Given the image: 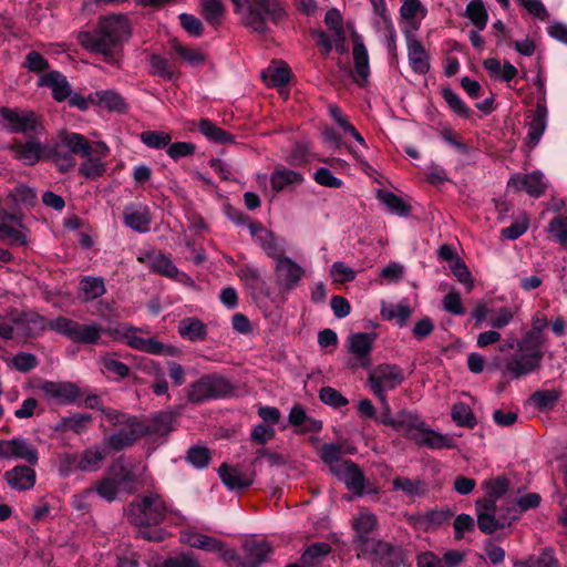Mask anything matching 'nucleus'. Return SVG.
<instances>
[{"mask_svg": "<svg viewBox=\"0 0 567 567\" xmlns=\"http://www.w3.org/2000/svg\"><path fill=\"white\" fill-rule=\"evenodd\" d=\"M132 33V25L125 14H109L101 17L92 31H81L78 34L80 45L86 51L100 53L106 62H116L115 53Z\"/></svg>", "mask_w": 567, "mask_h": 567, "instance_id": "obj_1", "label": "nucleus"}, {"mask_svg": "<svg viewBox=\"0 0 567 567\" xmlns=\"http://www.w3.org/2000/svg\"><path fill=\"white\" fill-rule=\"evenodd\" d=\"M125 513L143 539L162 542L169 535L165 528L157 527L168 514V506L162 495L155 492L140 494L128 504Z\"/></svg>", "mask_w": 567, "mask_h": 567, "instance_id": "obj_2", "label": "nucleus"}, {"mask_svg": "<svg viewBox=\"0 0 567 567\" xmlns=\"http://www.w3.org/2000/svg\"><path fill=\"white\" fill-rule=\"evenodd\" d=\"M109 151L103 142L92 145L83 135L65 132L60 135L56 143L47 146L45 159L51 161L59 172L66 173L75 167L76 162L73 155H80L81 157L91 154L107 156Z\"/></svg>", "mask_w": 567, "mask_h": 567, "instance_id": "obj_3", "label": "nucleus"}, {"mask_svg": "<svg viewBox=\"0 0 567 567\" xmlns=\"http://www.w3.org/2000/svg\"><path fill=\"white\" fill-rule=\"evenodd\" d=\"M101 412L105 421L115 429L112 434L104 437V442L114 452L134 445L150 432L147 424L135 415L111 408H103Z\"/></svg>", "mask_w": 567, "mask_h": 567, "instance_id": "obj_4", "label": "nucleus"}, {"mask_svg": "<svg viewBox=\"0 0 567 567\" xmlns=\"http://www.w3.org/2000/svg\"><path fill=\"white\" fill-rule=\"evenodd\" d=\"M243 24L252 32H268L267 21L279 22L285 17L282 0H231Z\"/></svg>", "mask_w": 567, "mask_h": 567, "instance_id": "obj_5", "label": "nucleus"}, {"mask_svg": "<svg viewBox=\"0 0 567 567\" xmlns=\"http://www.w3.org/2000/svg\"><path fill=\"white\" fill-rule=\"evenodd\" d=\"M545 337L526 332L516 343L517 353L506 363L505 371L514 379L535 372L539 369L544 357Z\"/></svg>", "mask_w": 567, "mask_h": 567, "instance_id": "obj_6", "label": "nucleus"}, {"mask_svg": "<svg viewBox=\"0 0 567 567\" xmlns=\"http://www.w3.org/2000/svg\"><path fill=\"white\" fill-rule=\"evenodd\" d=\"M49 329L81 344H97L103 332L102 326L96 322L84 324L62 316L49 321Z\"/></svg>", "mask_w": 567, "mask_h": 567, "instance_id": "obj_7", "label": "nucleus"}, {"mask_svg": "<svg viewBox=\"0 0 567 567\" xmlns=\"http://www.w3.org/2000/svg\"><path fill=\"white\" fill-rule=\"evenodd\" d=\"M142 330L128 323H122L112 330V336L117 341L125 342L130 348L155 355L173 354L174 349L158 341L154 337L143 338L138 336Z\"/></svg>", "mask_w": 567, "mask_h": 567, "instance_id": "obj_8", "label": "nucleus"}, {"mask_svg": "<svg viewBox=\"0 0 567 567\" xmlns=\"http://www.w3.org/2000/svg\"><path fill=\"white\" fill-rule=\"evenodd\" d=\"M404 381V374L395 364H379L370 371L368 383L371 392L381 403H385L386 391L394 390Z\"/></svg>", "mask_w": 567, "mask_h": 567, "instance_id": "obj_9", "label": "nucleus"}, {"mask_svg": "<svg viewBox=\"0 0 567 567\" xmlns=\"http://www.w3.org/2000/svg\"><path fill=\"white\" fill-rule=\"evenodd\" d=\"M229 383L221 377L204 375L185 390V396L190 403H202L218 399L229 392Z\"/></svg>", "mask_w": 567, "mask_h": 567, "instance_id": "obj_10", "label": "nucleus"}, {"mask_svg": "<svg viewBox=\"0 0 567 567\" xmlns=\"http://www.w3.org/2000/svg\"><path fill=\"white\" fill-rule=\"evenodd\" d=\"M305 272V269L290 257L282 255L275 259L274 281L280 293H289L295 290Z\"/></svg>", "mask_w": 567, "mask_h": 567, "instance_id": "obj_11", "label": "nucleus"}, {"mask_svg": "<svg viewBox=\"0 0 567 567\" xmlns=\"http://www.w3.org/2000/svg\"><path fill=\"white\" fill-rule=\"evenodd\" d=\"M375 333L355 332L347 338V348L351 354L349 367L353 369L369 368L371 365V350L375 340Z\"/></svg>", "mask_w": 567, "mask_h": 567, "instance_id": "obj_12", "label": "nucleus"}, {"mask_svg": "<svg viewBox=\"0 0 567 567\" xmlns=\"http://www.w3.org/2000/svg\"><path fill=\"white\" fill-rule=\"evenodd\" d=\"M1 117L11 133L39 134L42 130V125L33 112H19L8 107H2Z\"/></svg>", "mask_w": 567, "mask_h": 567, "instance_id": "obj_13", "label": "nucleus"}, {"mask_svg": "<svg viewBox=\"0 0 567 567\" xmlns=\"http://www.w3.org/2000/svg\"><path fill=\"white\" fill-rule=\"evenodd\" d=\"M353 546L358 558L372 564H382L385 555L390 553V544L372 536H353Z\"/></svg>", "mask_w": 567, "mask_h": 567, "instance_id": "obj_14", "label": "nucleus"}, {"mask_svg": "<svg viewBox=\"0 0 567 567\" xmlns=\"http://www.w3.org/2000/svg\"><path fill=\"white\" fill-rule=\"evenodd\" d=\"M11 321L18 334L23 337H35L49 329L45 318L33 311H12Z\"/></svg>", "mask_w": 567, "mask_h": 567, "instance_id": "obj_15", "label": "nucleus"}, {"mask_svg": "<svg viewBox=\"0 0 567 567\" xmlns=\"http://www.w3.org/2000/svg\"><path fill=\"white\" fill-rule=\"evenodd\" d=\"M40 390L47 400L59 404H70L81 395L79 388L72 382L45 381L40 385Z\"/></svg>", "mask_w": 567, "mask_h": 567, "instance_id": "obj_16", "label": "nucleus"}, {"mask_svg": "<svg viewBox=\"0 0 567 567\" xmlns=\"http://www.w3.org/2000/svg\"><path fill=\"white\" fill-rule=\"evenodd\" d=\"M218 476L229 491L244 489L254 483V475L237 465L221 464Z\"/></svg>", "mask_w": 567, "mask_h": 567, "instance_id": "obj_17", "label": "nucleus"}, {"mask_svg": "<svg viewBox=\"0 0 567 567\" xmlns=\"http://www.w3.org/2000/svg\"><path fill=\"white\" fill-rule=\"evenodd\" d=\"M47 146L35 138H31L24 143H14L11 151L13 156L24 165H34L41 159H45Z\"/></svg>", "mask_w": 567, "mask_h": 567, "instance_id": "obj_18", "label": "nucleus"}, {"mask_svg": "<svg viewBox=\"0 0 567 567\" xmlns=\"http://www.w3.org/2000/svg\"><path fill=\"white\" fill-rule=\"evenodd\" d=\"M271 189L275 194L284 190H293L305 181L303 175L297 171L289 169L284 165H277L270 177Z\"/></svg>", "mask_w": 567, "mask_h": 567, "instance_id": "obj_19", "label": "nucleus"}, {"mask_svg": "<svg viewBox=\"0 0 567 567\" xmlns=\"http://www.w3.org/2000/svg\"><path fill=\"white\" fill-rule=\"evenodd\" d=\"M137 260L152 269L153 271L174 279L177 276V268L173 261L161 251H144L137 257Z\"/></svg>", "mask_w": 567, "mask_h": 567, "instance_id": "obj_20", "label": "nucleus"}, {"mask_svg": "<svg viewBox=\"0 0 567 567\" xmlns=\"http://www.w3.org/2000/svg\"><path fill=\"white\" fill-rule=\"evenodd\" d=\"M38 85L51 89L52 96L56 102H63L71 96V85L65 75L59 71H51L41 75Z\"/></svg>", "mask_w": 567, "mask_h": 567, "instance_id": "obj_21", "label": "nucleus"}, {"mask_svg": "<svg viewBox=\"0 0 567 567\" xmlns=\"http://www.w3.org/2000/svg\"><path fill=\"white\" fill-rule=\"evenodd\" d=\"M508 184L518 190H525L534 197L543 195L547 187L544 175L539 171L526 175L513 176Z\"/></svg>", "mask_w": 567, "mask_h": 567, "instance_id": "obj_22", "label": "nucleus"}, {"mask_svg": "<svg viewBox=\"0 0 567 567\" xmlns=\"http://www.w3.org/2000/svg\"><path fill=\"white\" fill-rule=\"evenodd\" d=\"M4 480L14 491H28L34 486L37 474L29 466L17 465L4 473Z\"/></svg>", "mask_w": 567, "mask_h": 567, "instance_id": "obj_23", "label": "nucleus"}, {"mask_svg": "<svg viewBox=\"0 0 567 567\" xmlns=\"http://www.w3.org/2000/svg\"><path fill=\"white\" fill-rule=\"evenodd\" d=\"M333 475L357 495L363 494L365 478L362 471L353 462L344 461V464Z\"/></svg>", "mask_w": 567, "mask_h": 567, "instance_id": "obj_24", "label": "nucleus"}, {"mask_svg": "<svg viewBox=\"0 0 567 567\" xmlns=\"http://www.w3.org/2000/svg\"><path fill=\"white\" fill-rule=\"evenodd\" d=\"M353 64H354V80L359 85H364L370 75L369 54L365 45L359 35L354 38V45L352 50Z\"/></svg>", "mask_w": 567, "mask_h": 567, "instance_id": "obj_25", "label": "nucleus"}, {"mask_svg": "<svg viewBox=\"0 0 567 567\" xmlns=\"http://www.w3.org/2000/svg\"><path fill=\"white\" fill-rule=\"evenodd\" d=\"M151 220L150 209L144 205H128L124 209L125 225L138 233H146Z\"/></svg>", "mask_w": 567, "mask_h": 567, "instance_id": "obj_26", "label": "nucleus"}, {"mask_svg": "<svg viewBox=\"0 0 567 567\" xmlns=\"http://www.w3.org/2000/svg\"><path fill=\"white\" fill-rule=\"evenodd\" d=\"M179 542L185 543L193 548L203 549L206 551L223 550V542L190 529L179 533Z\"/></svg>", "mask_w": 567, "mask_h": 567, "instance_id": "obj_27", "label": "nucleus"}, {"mask_svg": "<svg viewBox=\"0 0 567 567\" xmlns=\"http://www.w3.org/2000/svg\"><path fill=\"white\" fill-rule=\"evenodd\" d=\"M244 550L246 554V564L251 567H258L272 554V547L266 540H247L244 545Z\"/></svg>", "mask_w": 567, "mask_h": 567, "instance_id": "obj_28", "label": "nucleus"}, {"mask_svg": "<svg viewBox=\"0 0 567 567\" xmlns=\"http://www.w3.org/2000/svg\"><path fill=\"white\" fill-rule=\"evenodd\" d=\"M391 423L394 430L412 440H414L415 434L424 425V421L419 415L408 411L399 412L395 415V421H391Z\"/></svg>", "mask_w": 567, "mask_h": 567, "instance_id": "obj_29", "label": "nucleus"}, {"mask_svg": "<svg viewBox=\"0 0 567 567\" xmlns=\"http://www.w3.org/2000/svg\"><path fill=\"white\" fill-rule=\"evenodd\" d=\"M90 100L110 112L124 113L127 110L125 99L114 90L96 91Z\"/></svg>", "mask_w": 567, "mask_h": 567, "instance_id": "obj_30", "label": "nucleus"}, {"mask_svg": "<svg viewBox=\"0 0 567 567\" xmlns=\"http://www.w3.org/2000/svg\"><path fill=\"white\" fill-rule=\"evenodd\" d=\"M106 293V287L102 277L85 276L79 284V299L87 302Z\"/></svg>", "mask_w": 567, "mask_h": 567, "instance_id": "obj_31", "label": "nucleus"}, {"mask_svg": "<svg viewBox=\"0 0 567 567\" xmlns=\"http://www.w3.org/2000/svg\"><path fill=\"white\" fill-rule=\"evenodd\" d=\"M179 336L192 342H200L207 337V327L196 317L184 318L179 321Z\"/></svg>", "mask_w": 567, "mask_h": 567, "instance_id": "obj_32", "label": "nucleus"}, {"mask_svg": "<svg viewBox=\"0 0 567 567\" xmlns=\"http://www.w3.org/2000/svg\"><path fill=\"white\" fill-rule=\"evenodd\" d=\"M413 441L419 445H425L431 449H450L453 446V440L451 437L426 427L425 424L421 427L417 434H415Z\"/></svg>", "mask_w": 567, "mask_h": 567, "instance_id": "obj_33", "label": "nucleus"}, {"mask_svg": "<svg viewBox=\"0 0 567 567\" xmlns=\"http://www.w3.org/2000/svg\"><path fill=\"white\" fill-rule=\"evenodd\" d=\"M378 527L377 516L369 509L362 508L352 518L353 536H371Z\"/></svg>", "mask_w": 567, "mask_h": 567, "instance_id": "obj_34", "label": "nucleus"}, {"mask_svg": "<svg viewBox=\"0 0 567 567\" xmlns=\"http://www.w3.org/2000/svg\"><path fill=\"white\" fill-rule=\"evenodd\" d=\"M409 62L414 72L424 74L429 71L430 64L427 54L422 44L416 40H409Z\"/></svg>", "mask_w": 567, "mask_h": 567, "instance_id": "obj_35", "label": "nucleus"}, {"mask_svg": "<svg viewBox=\"0 0 567 567\" xmlns=\"http://www.w3.org/2000/svg\"><path fill=\"white\" fill-rule=\"evenodd\" d=\"M393 489L402 491L409 497L424 496L427 485L423 480L398 476L392 481Z\"/></svg>", "mask_w": 567, "mask_h": 567, "instance_id": "obj_36", "label": "nucleus"}, {"mask_svg": "<svg viewBox=\"0 0 567 567\" xmlns=\"http://www.w3.org/2000/svg\"><path fill=\"white\" fill-rule=\"evenodd\" d=\"M11 449V458H20L31 465H35L39 460L38 450L31 442L23 437H13Z\"/></svg>", "mask_w": 567, "mask_h": 567, "instance_id": "obj_37", "label": "nucleus"}, {"mask_svg": "<svg viewBox=\"0 0 567 567\" xmlns=\"http://www.w3.org/2000/svg\"><path fill=\"white\" fill-rule=\"evenodd\" d=\"M92 416L87 413H76L63 417L56 425L55 430L61 432L72 431L76 434L85 432L92 423Z\"/></svg>", "mask_w": 567, "mask_h": 567, "instance_id": "obj_38", "label": "nucleus"}, {"mask_svg": "<svg viewBox=\"0 0 567 567\" xmlns=\"http://www.w3.org/2000/svg\"><path fill=\"white\" fill-rule=\"evenodd\" d=\"M476 509L478 528L485 534H493L511 524V519L506 515H491L481 508Z\"/></svg>", "mask_w": 567, "mask_h": 567, "instance_id": "obj_39", "label": "nucleus"}, {"mask_svg": "<svg viewBox=\"0 0 567 567\" xmlns=\"http://www.w3.org/2000/svg\"><path fill=\"white\" fill-rule=\"evenodd\" d=\"M547 111L543 106H538L533 120L529 123L527 144L530 148L535 147L542 138L546 130Z\"/></svg>", "mask_w": 567, "mask_h": 567, "instance_id": "obj_40", "label": "nucleus"}, {"mask_svg": "<svg viewBox=\"0 0 567 567\" xmlns=\"http://www.w3.org/2000/svg\"><path fill=\"white\" fill-rule=\"evenodd\" d=\"M452 515L453 513L450 508L431 511L422 516H419L415 520V525L420 528H424L425 530H430L446 523L452 517Z\"/></svg>", "mask_w": 567, "mask_h": 567, "instance_id": "obj_41", "label": "nucleus"}, {"mask_svg": "<svg viewBox=\"0 0 567 567\" xmlns=\"http://www.w3.org/2000/svg\"><path fill=\"white\" fill-rule=\"evenodd\" d=\"M78 470L82 472H95L101 468L104 453L99 447H89L79 454Z\"/></svg>", "mask_w": 567, "mask_h": 567, "instance_id": "obj_42", "label": "nucleus"}, {"mask_svg": "<svg viewBox=\"0 0 567 567\" xmlns=\"http://www.w3.org/2000/svg\"><path fill=\"white\" fill-rule=\"evenodd\" d=\"M175 413L172 411H162L153 416L151 423L147 424L150 429L148 434L155 433L159 435L167 434L174 430Z\"/></svg>", "mask_w": 567, "mask_h": 567, "instance_id": "obj_43", "label": "nucleus"}, {"mask_svg": "<svg viewBox=\"0 0 567 567\" xmlns=\"http://www.w3.org/2000/svg\"><path fill=\"white\" fill-rule=\"evenodd\" d=\"M103 157L104 156L99 154L86 156V159L80 165V174L89 179H95L102 176L106 171L105 164L101 161Z\"/></svg>", "mask_w": 567, "mask_h": 567, "instance_id": "obj_44", "label": "nucleus"}, {"mask_svg": "<svg viewBox=\"0 0 567 567\" xmlns=\"http://www.w3.org/2000/svg\"><path fill=\"white\" fill-rule=\"evenodd\" d=\"M465 17L478 31L484 30L488 21V13L482 0H471L465 9Z\"/></svg>", "mask_w": 567, "mask_h": 567, "instance_id": "obj_45", "label": "nucleus"}, {"mask_svg": "<svg viewBox=\"0 0 567 567\" xmlns=\"http://www.w3.org/2000/svg\"><path fill=\"white\" fill-rule=\"evenodd\" d=\"M200 8L205 20L212 25L221 23L225 6L221 0H200Z\"/></svg>", "mask_w": 567, "mask_h": 567, "instance_id": "obj_46", "label": "nucleus"}, {"mask_svg": "<svg viewBox=\"0 0 567 567\" xmlns=\"http://www.w3.org/2000/svg\"><path fill=\"white\" fill-rule=\"evenodd\" d=\"M8 198L11 200L12 207L33 205L37 200V194L28 185L18 184L10 190Z\"/></svg>", "mask_w": 567, "mask_h": 567, "instance_id": "obj_47", "label": "nucleus"}, {"mask_svg": "<svg viewBox=\"0 0 567 567\" xmlns=\"http://www.w3.org/2000/svg\"><path fill=\"white\" fill-rule=\"evenodd\" d=\"M331 550L328 543H316L310 545L301 556V563L305 566H316L319 564Z\"/></svg>", "mask_w": 567, "mask_h": 567, "instance_id": "obj_48", "label": "nucleus"}, {"mask_svg": "<svg viewBox=\"0 0 567 567\" xmlns=\"http://www.w3.org/2000/svg\"><path fill=\"white\" fill-rule=\"evenodd\" d=\"M199 130L208 140L215 143L228 144L234 142V136L230 133L207 120L200 122Z\"/></svg>", "mask_w": 567, "mask_h": 567, "instance_id": "obj_49", "label": "nucleus"}, {"mask_svg": "<svg viewBox=\"0 0 567 567\" xmlns=\"http://www.w3.org/2000/svg\"><path fill=\"white\" fill-rule=\"evenodd\" d=\"M341 454L342 449L337 444H324L320 449V457L329 466L332 474L344 464Z\"/></svg>", "mask_w": 567, "mask_h": 567, "instance_id": "obj_50", "label": "nucleus"}, {"mask_svg": "<svg viewBox=\"0 0 567 567\" xmlns=\"http://www.w3.org/2000/svg\"><path fill=\"white\" fill-rule=\"evenodd\" d=\"M412 313L411 308L405 303L383 306L381 315L386 320H396L400 327L405 326Z\"/></svg>", "mask_w": 567, "mask_h": 567, "instance_id": "obj_51", "label": "nucleus"}, {"mask_svg": "<svg viewBox=\"0 0 567 567\" xmlns=\"http://www.w3.org/2000/svg\"><path fill=\"white\" fill-rule=\"evenodd\" d=\"M106 475L121 488V491L135 482L134 473L120 463L112 465Z\"/></svg>", "mask_w": 567, "mask_h": 567, "instance_id": "obj_52", "label": "nucleus"}, {"mask_svg": "<svg viewBox=\"0 0 567 567\" xmlns=\"http://www.w3.org/2000/svg\"><path fill=\"white\" fill-rule=\"evenodd\" d=\"M258 243L267 256L274 259L282 256V243L277 239L270 230H261V236L258 238Z\"/></svg>", "mask_w": 567, "mask_h": 567, "instance_id": "obj_53", "label": "nucleus"}, {"mask_svg": "<svg viewBox=\"0 0 567 567\" xmlns=\"http://www.w3.org/2000/svg\"><path fill=\"white\" fill-rule=\"evenodd\" d=\"M560 398V391L558 390H540L532 394L530 401L538 410L553 409L556 402Z\"/></svg>", "mask_w": 567, "mask_h": 567, "instance_id": "obj_54", "label": "nucleus"}, {"mask_svg": "<svg viewBox=\"0 0 567 567\" xmlns=\"http://www.w3.org/2000/svg\"><path fill=\"white\" fill-rule=\"evenodd\" d=\"M547 231L561 246L567 247V216H555L547 226Z\"/></svg>", "mask_w": 567, "mask_h": 567, "instance_id": "obj_55", "label": "nucleus"}, {"mask_svg": "<svg viewBox=\"0 0 567 567\" xmlns=\"http://www.w3.org/2000/svg\"><path fill=\"white\" fill-rule=\"evenodd\" d=\"M210 451L206 446L194 445L186 454V461L195 468H205L210 462Z\"/></svg>", "mask_w": 567, "mask_h": 567, "instance_id": "obj_56", "label": "nucleus"}, {"mask_svg": "<svg viewBox=\"0 0 567 567\" xmlns=\"http://www.w3.org/2000/svg\"><path fill=\"white\" fill-rule=\"evenodd\" d=\"M179 59L188 66L197 68L205 63L207 55L200 48L179 45Z\"/></svg>", "mask_w": 567, "mask_h": 567, "instance_id": "obj_57", "label": "nucleus"}, {"mask_svg": "<svg viewBox=\"0 0 567 567\" xmlns=\"http://www.w3.org/2000/svg\"><path fill=\"white\" fill-rule=\"evenodd\" d=\"M0 239L13 246H24L28 244L24 233L2 221H0Z\"/></svg>", "mask_w": 567, "mask_h": 567, "instance_id": "obj_58", "label": "nucleus"}, {"mask_svg": "<svg viewBox=\"0 0 567 567\" xmlns=\"http://www.w3.org/2000/svg\"><path fill=\"white\" fill-rule=\"evenodd\" d=\"M121 488L107 476L102 477L93 487L100 497L107 502H113L117 498Z\"/></svg>", "mask_w": 567, "mask_h": 567, "instance_id": "obj_59", "label": "nucleus"}, {"mask_svg": "<svg viewBox=\"0 0 567 567\" xmlns=\"http://www.w3.org/2000/svg\"><path fill=\"white\" fill-rule=\"evenodd\" d=\"M442 96L447 105L460 116L468 117L471 115L470 107H467L461 97L450 87L442 89Z\"/></svg>", "mask_w": 567, "mask_h": 567, "instance_id": "obj_60", "label": "nucleus"}, {"mask_svg": "<svg viewBox=\"0 0 567 567\" xmlns=\"http://www.w3.org/2000/svg\"><path fill=\"white\" fill-rule=\"evenodd\" d=\"M379 198L392 213L400 216L408 215L409 208L406 204L395 194L391 192H381L379 194Z\"/></svg>", "mask_w": 567, "mask_h": 567, "instance_id": "obj_61", "label": "nucleus"}, {"mask_svg": "<svg viewBox=\"0 0 567 567\" xmlns=\"http://www.w3.org/2000/svg\"><path fill=\"white\" fill-rule=\"evenodd\" d=\"M483 486L486 489L485 497H491L498 501L507 493L508 481L505 477L499 476L485 481Z\"/></svg>", "mask_w": 567, "mask_h": 567, "instance_id": "obj_62", "label": "nucleus"}, {"mask_svg": "<svg viewBox=\"0 0 567 567\" xmlns=\"http://www.w3.org/2000/svg\"><path fill=\"white\" fill-rule=\"evenodd\" d=\"M141 141L151 148H162L169 144L171 136L164 132L145 131L140 135Z\"/></svg>", "mask_w": 567, "mask_h": 567, "instance_id": "obj_63", "label": "nucleus"}, {"mask_svg": "<svg viewBox=\"0 0 567 567\" xmlns=\"http://www.w3.org/2000/svg\"><path fill=\"white\" fill-rule=\"evenodd\" d=\"M452 419L461 426L473 427L476 424L472 410L464 403L453 406Z\"/></svg>", "mask_w": 567, "mask_h": 567, "instance_id": "obj_64", "label": "nucleus"}]
</instances>
